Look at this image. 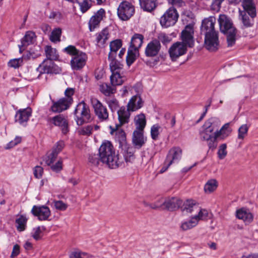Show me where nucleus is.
Returning <instances> with one entry per match:
<instances>
[{
    "label": "nucleus",
    "mask_w": 258,
    "mask_h": 258,
    "mask_svg": "<svg viewBox=\"0 0 258 258\" xmlns=\"http://www.w3.org/2000/svg\"><path fill=\"white\" fill-rule=\"evenodd\" d=\"M107 103L112 112L116 111L119 107L118 101L115 98H112L107 101Z\"/></svg>",
    "instance_id": "52"
},
{
    "label": "nucleus",
    "mask_w": 258,
    "mask_h": 258,
    "mask_svg": "<svg viewBox=\"0 0 258 258\" xmlns=\"http://www.w3.org/2000/svg\"><path fill=\"white\" fill-rule=\"evenodd\" d=\"M182 154V150L178 147L171 148L168 152L165 160L172 165L174 163L178 162L180 159Z\"/></svg>",
    "instance_id": "20"
},
{
    "label": "nucleus",
    "mask_w": 258,
    "mask_h": 258,
    "mask_svg": "<svg viewBox=\"0 0 258 258\" xmlns=\"http://www.w3.org/2000/svg\"><path fill=\"white\" fill-rule=\"evenodd\" d=\"M144 38V37L142 34H135L132 37L129 48L136 49V50H139V49L142 45Z\"/></svg>",
    "instance_id": "27"
},
{
    "label": "nucleus",
    "mask_w": 258,
    "mask_h": 258,
    "mask_svg": "<svg viewBox=\"0 0 258 258\" xmlns=\"http://www.w3.org/2000/svg\"><path fill=\"white\" fill-rule=\"evenodd\" d=\"M181 208L182 211L191 213L194 212L196 209H199V206L194 203L193 201L187 200L184 203Z\"/></svg>",
    "instance_id": "38"
},
{
    "label": "nucleus",
    "mask_w": 258,
    "mask_h": 258,
    "mask_svg": "<svg viewBox=\"0 0 258 258\" xmlns=\"http://www.w3.org/2000/svg\"><path fill=\"white\" fill-rule=\"evenodd\" d=\"M45 54L46 56L45 59L52 61L53 60H56L58 58L56 49L49 45H46L45 47Z\"/></svg>",
    "instance_id": "34"
},
{
    "label": "nucleus",
    "mask_w": 258,
    "mask_h": 258,
    "mask_svg": "<svg viewBox=\"0 0 258 258\" xmlns=\"http://www.w3.org/2000/svg\"><path fill=\"white\" fill-rule=\"evenodd\" d=\"M31 115V109L30 108L19 109L16 112L15 116V121L20 125L26 126L27 123Z\"/></svg>",
    "instance_id": "15"
},
{
    "label": "nucleus",
    "mask_w": 258,
    "mask_h": 258,
    "mask_svg": "<svg viewBox=\"0 0 258 258\" xmlns=\"http://www.w3.org/2000/svg\"><path fill=\"white\" fill-rule=\"evenodd\" d=\"M52 105L51 106V110L53 112H61L68 109L71 105V99L60 98L57 101L52 100Z\"/></svg>",
    "instance_id": "14"
},
{
    "label": "nucleus",
    "mask_w": 258,
    "mask_h": 258,
    "mask_svg": "<svg viewBox=\"0 0 258 258\" xmlns=\"http://www.w3.org/2000/svg\"><path fill=\"white\" fill-rule=\"evenodd\" d=\"M197 225V220L191 217L189 220L182 222L180 228L183 231H186L192 229Z\"/></svg>",
    "instance_id": "40"
},
{
    "label": "nucleus",
    "mask_w": 258,
    "mask_h": 258,
    "mask_svg": "<svg viewBox=\"0 0 258 258\" xmlns=\"http://www.w3.org/2000/svg\"><path fill=\"white\" fill-rule=\"evenodd\" d=\"M196 209L195 212L198 214L192 217L197 220L198 224L200 220H207L208 219L209 213L207 210L202 209L200 207H199V209Z\"/></svg>",
    "instance_id": "36"
},
{
    "label": "nucleus",
    "mask_w": 258,
    "mask_h": 258,
    "mask_svg": "<svg viewBox=\"0 0 258 258\" xmlns=\"http://www.w3.org/2000/svg\"><path fill=\"white\" fill-rule=\"evenodd\" d=\"M22 58H15L11 59L9 61L8 66L12 68H18L22 65Z\"/></svg>",
    "instance_id": "56"
},
{
    "label": "nucleus",
    "mask_w": 258,
    "mask_h": 258,
    "mask_svg": "<svg viewBox=\"0 0 258 258\" xmlns=\"http://www.w3.org/2000/svg\"><path fill=\"white\" fill-rule=\"evenodd\" d=\"M130 148H128L126 154L124 155V159L126 162H131L134 159V153L132 151H129Z\"/></svg>",
    "instance_id": "64"
},
{
    "label": "nucleus",
    "mask_w": 258,
    "mask_h": 258,
    "mask_svg": "<svg viewBox=\"0 0 258 258\" xmlns=\"http://www.w3.org/2000/svg\"><path fill=\"white\" fill-rule=\"evenodd\" d=\"M236 217L247 223L250 222L253 219L252 214L244 209H241L236 211Z\"/></svg>",
    "instance_id": "33"
},
{
    "label": "nucleus",
    "mask_w": 258,
    "mask_h": 258,
    "mask_svg": "<svg viewBox=\"0 0 258 258\" xmlns=\"http://www.w3.org/2000/svg\"><path fill=\"white\" fill-rule=\"evenodd\" d=\"M99 155L101 157L102 163L106 164L110 168H117L121 163L118 154L116 153L111 143L108 141L102 143L99 149Z\"/></svg>",
    "instance_id": "3"
},
{
    "label": "nucleus",
    "mask_w": 258,
    "mask_h": 258,
    "mask_svg": "<svg viewBox=\"0 0 258 258\" xmlns=\"http://www.w3.org/2000/svg\"><path fill=\"white\" fill-rule=\"evenodd\" d=\"M64 146V142L62 140H60L54 145L51 150L47 153L45 158V162L48 166H50L53 163L58 154L62 150Z\"/></svg>",
    "instance_id": "11"
},
{
    "label": "nucleus",
    "mask_w": 258,
    "mask_h": 258,
    "mask_svg": "<svg viewBox=\"0 0 258 258\" xmlns=\"http://www.w3.org/2000/svg\"><path fill=\"white\" fill-rule=\"evenodd\" d=\"M63 51L70 55L72 56V57L74 56H77V55L79 54L80 53L82 52L77 49L75 46L71 45L64 48L63 49Z\"/></svg>",
    "instance_id": "48"
},
{
    "label": "nucleus",
    "mask_w": 258,
    "mask_h": 258,
    "mask_svg": "<svg viewBox=\"0 0 258 258\" xmlns=\"http://www.w3.org/2000/svg\"><path fill=\"white\" fill-rule=\"evenodd\" d=\"M216 120L215 118H211L207 120L202 126L200 131V140L206 141L209 147V150H214L217 146V142L216 141L215 134L213 123Z\"/></svg>",
    "instance_id": "5"
},
{
    "label": "nucleus",
    "mask_w": 258,
    "mask_h": 258,
    "mask_svg": "<svg viewBox=\"0 0 258 258\" xmlns=\"http://www.w3.org/2000/svg\"><path fill=\"white\" fill-rule=\"evenodd\" d=\"M108 60L110 61L109 66L112 73H120L122 70L123 64L115 59V57L108 55Z\"/></svg>",
    "instance_id": "28"
},
{
    "label": "nucleus",
    "mask_w": 258,
    "mask_h": 258,
    "mask_svg": "<svg viewBox=\"0 0 258 258\" xmlns=\"http://www.w3.org/2000/svg\"><path fill=\"white\" fill-rule=\"evenodd\" d=\"M229 123L224 124L219 131L215 132L216 141L218 140H224L231 133L232 129L229 127Z\"/></svg>",
    "instance_id": "26"
},
{
    "label": "nucleus",
    "mask_w": 258,
    "mask_h": 258,
    "mask_svg": "<svg viewBox=\"0 0 258 258\" xmlns=\"http://www.w3.org/2000/svg\"><path fill=\"white\" fill-rule=\"evenodd\" d=\"M220 29L224 34L236 30L231 20L225 15H220L218 19Z\"/></svg>",
    "instance_id": "12"
},
{
    "label": "nucleus",
    "mask_w": 258,
    "mask_h": 258,
    "mask_svg": "<svg viewBox=\"0 0 258 258\" xmlns=\"http://www.w3.org/2000/svg\"><path fill=\"white\" fill-rule=\"evenodd\" d=\"M193 35V25H186L181 32L182 42L174 43L169 49V53L172 61H175L179 56L184 54L186 52L187 47L194 46Z\"/></svg>",
    "instance_id": "1"
},
{
    "label": "nucleus",
    "mask_w": 258,
    "mask_h": 258,
    "mask_svg": "<svg viewBox=\"0 0 258 258\" xmlns=\"http://www.w3.org/2000/svg\"><path fill=\"white\" fill-rule=\"evenodd\" d=\"M110 79L111 85L114 87L121 85L125 80V78L121 76L120 73H112Z\"/></svg>",
    "instance_id": "37"
},
{
    "label": "nucleus",
    "mask_w": 258,
    "mask_h": 258,
    "mask_svg": "<svg viewBox=\"0 0 258 258\" xmlns=\"http://www.w3.org/2000/svg\"><path fill=\"white\" fill-rule=\"evenodd\" d=\"M182 204V201L176 197H172L164 200L163 204L165 209L174 211L178 209Z\"/></svg>",
    "instance_id": "21"
},
{
    "label": "nucleus",
    "mask_w": 258,
    "mask_h": 258,
    "mask_svg": "<svg viewBox=\"0 0 258 258\" xmlns=\"http://www.w3.org/2000/svg\"><path fill=\"white\" fill-rule=\"evenodd\" d=\"M109 32L107 29H103L100 32L96 34V42L99 47H103L106 41L108 39Z\"/></svg>",
    "instance_id": "31"
},
{
    "label": "nucleus",
    "mask_w": 258,
    "mask_h": 258,
    "mask_svg": "<svg viewBox=\"0 0 258 258\" xmlns=\"http://www.w3.org/2000/svg\"><path fill=\"white\" fill-rule=\"evenodd\" d=\"M105 16V12L103 9L99 10L94 15L91 17L89 21V28L90 31H94L98 27L101 21Z\"/></svg>",
    "instance_id": "17"
},
{
    "label": "nucleus",
    "mask_w": 258,
    "mask_h": 258,
    "mask_svg": "<svg viewBox=\"0 0 258 258\" xmlns=\"http://www.w3.org/2000/svg\"><path fill=\"white\" fill-rule=\"evenodd\" d=\"M50 19H55L57 21H59L62 19L61 13L58 11H52L50 13L49 16Z\"/></svg>",
    "instance_id": "62"
},
{
    "label": "nucleus",
    "mask_w": 258,
    "mask_h": 258,
    "mask_svg": "<svg viewBox=\"0 0 258 258\" xmlns=\"http://www.w3.org/2000/svg\"><path fill=\"white\" fill-rule=\"evenodd\" d=\"M51 120L54 125L60 128L63 134H67L69 132L68 121L62 115L59 114L54 116Z\"/></svg>",
    "instance_id": "19"
},
{
    "label": "nucleus",
    "mask_w": 258,
    "mask_h": 258,
    "mask_svg": "<svg viewBox=\"0 0 258 258\" xmlns=\"http://www.w3.org/2000/svg\"><path fill=\"white\" fill-rule=\"evenodd\" d=\"M88 161L91 165L94 167L99 166L100 163H102L101 157L99 156V154H90L88 158Z\"/></svg>",
    "instance_id": "44"
},
{
    "label": "nucleus",
    "mask_w": 258,
    "mask_h": 258,
    "mask_svg": "<svg viewBox=\"0 0 258 258\" xmlns=\"http://www.w3.org/2000/svg\"><path fill=\"white\" fill-rule=\"evenodd\" d=\"M135 7L127 1H123L119 5L117 14L119 19L122 21H127L134 15Z\"/></svg>",
    "instance_id": "7"
},
{
    "label": "nucleus",
    "mask_w": 258,
    "mask_h": 258,
    "mask_svg": "<svg viewBox=\"0 0 258 258\" xmlns=\"http://www.w3.org/2000/svg\"><path fill=\"white\" fill-rule=\"evenodd\" d=\"M157 0H139L141 9L144 11L151 12L157 6Z\"/></svg>",
    "instance_id": "30"
},
{
    "label": "nucleus",
    "mask_w": 258,
    "mask_h": 258,
    "mask_svg": "<svg viewBox=\"0 0 258 258\" xmlns=\"http://www.w3.org/2000/svg\"><path fill=\"white\" fill-rule=\"evenodd\" d=\"M139 55V50H136L132 48H128L126 57V62L130 67L136 60Z\"/></svg>",
    "instance_id": "32"
},
{
    "label": "nucleus",
    "mask_w": 258,
    "mask_h": 258,
    "mask_svg": "<svg viewBox=\"0 0 258 258\" xmlns=\"http://www.w3.org/2000/svg\"><path fill=\"white\" fill-rule=\"evenodd\" d=\"M36 37V36L34 32L31 31H27L21 40V45H19L20 52H22V47H26L28 45L33 43L35 41Z\"/></svg>",
    "instance_id": "25"
},
{
    "label": "nucleus",
    "mask_w": 258,
    "mask_h": 258,
    "mask_svg": "<svg viewBox=\"0 0 258 258\" xmlns=\"http://www.w3.org/2000/svg\"><path fill=\"white\" fill-rule=\"evenodd\" d=\"M43 173V169L40 166H36L34 167L33 170V173L34 176L37 178H40L42 176Z\"/></svg>",
    "instance_id": "59"
},
{
    "label": "nucleus",
    "mask_w": 258,
    "mask_h": 258,
    "mask_svg": "<svg viewBox=\"0 0 258 258\" xmlns=\"http://www.w3.org/2000/svg\"><path fill=\"white\" fill-rule=\"evenodd\" d=\"M242 3L244 11H240V20L242 22V28L251 27L254 23L253 18L256 15V8L252 0H234L235 4Z\"/></svg>",
    "instance_id": "4"
},
{
    "label": "nucleus",
    "mask_w": 258,
    "mask_h": 258,
    "mask_svg": "<svg viewBox=\"0 0 258 258\" xmlns=\"http://www.w3.org/2000/svg\"><path fill=\"white\" fill-rule=\"evenodd\" d=\"M227 35V41L228 46H232L235 43L236 30L233 32H230L225 34Z\"/></svg>",
    "instance_id": "50"
},
{
    "label": "nucleus",
    "mask_w": 258,
    "mask_h": 258,
    "mask_svg": "<svg viewBox=\"0 0 258 258\" xmlns=\"http://www.w3.org/2000/svg\"><path fill=\"white\" fill-rule=\"evenodd\" d=\"M46 230L44 226H38L33 229V231L31 233L32 236L36 240H40L43 234V232Z\"/></svg>",
    "instance_id": "42"
},
{
    "label": "nucleus",
    "mask_w": 258,
    "mask_h": 258,
    "mask_svg": "<svg viewBox=\"0 0 258 258\" xmlns=\"http://www.w3.org/2000/svg\"><path fill=\"white\" fill-rule=\"evenodd\" d=\"M122 46V41L120 39H116L110 43V52L108 55L111 54V56H116L117 51L121 48Z\"/></svg>",
    "instance_id": "35"
},
{
    "label": "nucleus",
    "mask_w": 258,
    "mask_h": 258,
    "mask_svg": "<svg viewBox=\"0 0 258 258\" xmlns=\"http://www.w3.org/2000/svg\"><path fill=\"white\" fill-rule=\"evenodd\" d=\"M218 186V182L216 179L209 180L204 186V190L206 193H211L214 191Z\"/></svg>",
    "instance_id": "41"
},
{
    "label": "nucleus",
    "mask_w": 258,
    "mask_h": 258,
    "mask_svg": "<svg viewBox=\"0 0 258 258\" xmlns=\"http://www.w3.org/2000/svg\"><path fill=\"white\" fill-rule=\"evenodd\" d=\"M161 44L159 41L154 39L150 42L146 46L145 53L148 57H154L156 56L160 49Z\"/></svg>",
    "instance_id": "18"
},
{
    "label": "nucleus",
    "mask_w": 258,
    "mask_h": 258,
    "mask_svg": "<svg viewBox=\"0 0 258 258\" xmlns=\"http://www.w3.org/2000/svg\"><path fill=\"white\" fill-rule=\"evenodd\" d=\"M161 129V126L158 124L153 125L151 129V135L152 138L154 140L157 139L159 134V130Z\"/></svg>",
    "instance_id": "55"
},
{
    "label": "nucleus",
    "mask_w": 258,
    "mask_h": 258,
    "mask_svg": "<svg viewBox=\"0 0 258 258\" xmlns=\"http://www.w3.org/2000/svg\"><path fill=\"white\" fill-rule=\"evenodd\" d=\"M158 39L159 42L161 41L163 44L168 43L170 41V37L166 35L165 33H161L158 36Z\"/></svg>",
    "instance_id": "61"
},
{
    "label": "nucleus",
    "mask_w": 258,
    "mask_h": 258,
    "mask_svg": "<svg viewBox=\"0 0 258 258\" xmlns=\"http://www.w3.org/2000/svg\"><path fill=\"white\" fill-rule=\"evenodd\" d=\"M77 2L83 13L86 12L91 7V0H77Z\"/></svg>",
    "instance_id": "43"
},
{
    "label": "nucleus",
    "mask_w": 258,
    "mask_h": 258,
    "mask_svg": "<svg viewBox=\"0 0 258 258\" xmlns=\"http://www.w3.org/2000/svg\"><path fill=\"white\" fill-rule=\"evenodd\" d=\"M136 130L135 131L144 132L146 124V117L144 114L141 113L135 116L134 119Z\"/></svg>",
    "instance_id": "29"
},
{
    "label": "nucleus",
    "mask_w": 258,
    "mask_h": 258,
    "mask_svg": "<svg viewBox=\"0 0 258 258\" xmlns=\"http://www.w3.org/2000/svg\"><path fill=\"white\" fill-rule=\"evenodd\" d=\"M215 22L216 18L210 17L203 20L201 27V33L205 35V47L211 51L217 50L219 45L218 32L214 27Z\"/></svg>",
    "instance_id": "2"
},
{
    "label": "nucleus",
    "mask_w": 258,
    "mask_h": 258,
    "mask_svg": "<svg viewBox=\"0 0 258 258\" xmlns=\"http://www.w3.org/2000/svg\"><path fill=\"white\" fill-rule=\"evenodd\" d=\"M178 14L175 8H169L161 17L160 22L162 27L165 28L173 26L177 21Z\"/></svg>",
    "instance_id": "8"
},
{
    "label": "nucleus",
    "mask_w": 258,
    "mask_h": 258,
    "mask_svg": "<svg viewBox=\"0 0 258 258\" xmlns=\"http://www.w3.org/2000/svg\"><path fill=\"white\" fill-rule=\"evenodd\" d=\"M74 92H75L74 89L73 88H67L64 92V94H65L66 97L64 98L67 99H71V104L72 103V102L73 101L72 96L74 95Z\"/></svg>",
    "instance_id": "60"
},
{
    "label": "nucleus",
    "mask_w": 258,
    "mask_h": 258,
    "mask_svg": "<svg viewBox=\"0 0 258 258\" xmlns=\"http://www.w3.org/2000/svg\"><path fill=\"white\" fill-rule=\"evenodd\" d=\"M31 213L40 221L47 220L50 215L49 208L44 206H34L31 210Z\"/></svg>",
    "instance_id": "16"
},
{
    "label": "nucleus",
    "mask_w": 258,
    "mask_h": 258,
    "mask_svg": "<svg viewBox=\"0 0 258 258\" xmlns=\"http://www.w3.org/2000/svg\"><path fill=\"white\" fill-rule=\"evenodd\" d=\"M61 35V29L59 28H55L51 32L50 40L53 42L59 41Z\"/></svg>",
    "instance_id": "46"
},
{
    "label": "nucleus",
    "mask_w": 258,
    "mask_h": 258,
    "mask_svg": "<svg viewBox=\"0 0 258 258\" xmlns=\"http://www.w3.org/2000/svg\"><path fill=\"white\" fill-rule=\"evenodd\" d=\"M226 149L227 145L226 144H222L219 146L217 154L220 159H223L226 156L227 154Z\"/></svg>",
    "instance_id": "53"
},
{
    "label": "nucleus",
    "mask_w": 258,
    "mask_h": 258,
    "mask_svg": "<svg viewBox=\"0 0 258 258\" xmlns=\"http://www.w3.org/2000/svg\"><path fill=\"white\" fill-rule=\"evenodd\" d=\"M93 126L92 125H87L85 127H81L78 130L79 135L83 136H90L92 134Z\"/></svg>",
    "instance_id": "54"
},
{
    "label": "nucleus",
    "mask_w": 258,
    "mask_h": 258,
    "mask_svg": "<svg viewBox=\"0 0 258 258\" xmlns=\"http://www.w3.org/2000/svg\"><path fill=\"white\" fill-rule=\"evenodd\" d=\"M41 48L39 45L34 46L29 51V57L35 58L41 55Z\"/></svg>",
    "instance_id": "51"
},
{
    "label": "nucleus",
    "mask_w": 258,
    "mask_h": 258,
    "mask_svg": "<svg viewBox=\"0 0 258 258\" xmlns=\"http://www.w3.org/2000/svg\"><path fill=\"white\" fill-rule=\"evenodd\" d=\"M144 132L134 131L133 134L132 142L134 147L140 149L146 141L144 137Z\"/></svg>",
    "instance_id": "24"
},
{
    "label": "nucleus",
    "mask_w": 258,
    "mask_h": 258,
    "mask_svg": "<svg viewBox=\"0 0 258 258\" xmlns=\"http://www.w3.org/2000/svg\"><path fill=\"white\" fill-rule=\"evenodd\" d=\"M91 103L98 119L100 121H107L108 119L109 113L106 107L95 98H91Z\"/></svg>",
    "instance_id": "9"
},
{
    "label": "nucleus",
    "mask_w": 258,
    "mask_h": 258,
    "mask_svg": "<svg viewBox=\"0 0 258 258\" xmlns=\"http://www.w3.org/2000/svg\"><path fill=\"white\" fill-rule=\"evenodd\" d=\"M248 128L249 126L246 124L241 125L238 130V139L243 140L247 135Z\"/></svg>",
    "instance_id": "49"
},
{
    "label": "nucleus",
    "mask_w": 258,
    "mask_h": 258,
    "mask_svg": "<svg viewBox=\"0 0 258 258\" xmlns=\"http://www.w3.org/2000/svg\"><path fill=\"white\" fill-rule=\"evenodd\" d=\"M99 90L102 94L107 96L114 94L115 92L114 86H110L106 83H103L100 85L99 86Z\"/></svg>",
    "instance_id": "39"
},
{
    "label": "nucleus",
    "mask_w": 258,
    "mask_h": 258,
    "mask_svg": "<svg viewBox=\"0 0 258 258\" xmlns=\"http://www.w3.org/2000/svg\"><path fill=\"white\" fill-rule=\"evenodd\" d=\"M116 136L117 138H118V140L120 143L122 142V143L123 144L125 142L126 136L125 133L123 131H118Z\"/></svg>",
    "instance_id": "63"
},
{
    "label": "nucleus",
    "mask_w": 258,
    "mask_h": 258,
    "mask_svg": "<svg viewBox=\"0 0 258 258\" xmlns=\"http://www.w3.org/2000/svg\"><path fill=\"white\" fill-rule=\"evenodd\" d=\"M27 219L24 216H20V217L17 219L16 223L17 224V228L18 231H22L25 229Z\"/></svg>",
    "instance_id": "45"
},
{
    "label": "nucleus",
    "mask_w": 258,
    "mask_h": 258,
    "mask_svg": "<svg viewBox=\"0 0 258 258\" xmlns=\"http://www.w3.org/2000/svg\"><path fill=\"white\" fill-rule=\"evenodd\" d=\"M131 111L126 109L125 107L122 106L119 108L117 111L118 119L119 122V125H116V126H121L124 124L127 123L130 121Z\"/></svg>",
    "instance_id": "22"
},
{
    "label": "nucleus",
    "mask_w": 258,
    "mask_h": 258,
    "mask_svg": "<svg viewBox=\"0 0 258 258\" xmlns=\"http://www.w3.org/2000/svg\"><path fill=\"white\" fill-rule=\"evenodd\" d=\"M93 256L88 253L80 251H74L70 254V258H92Z\"/></svg>",
    "instance_id": "47"
},
{
    "label": "nucleus",
    "mask_w": 258,
    "mask_h": 258,
    "mask_svg": "<svg viewBox=\"0 0 258 258\" xmlns=\"http://www.w3.org/2000/svg\"><path fill=\"white\" fill-rule=\"evenodd\" d=\"M75 120L78 125H82L90 120L91 115L89 106L84 101L80 102L76 106L74 112Z\"/></svg>",
    "instance_id": "6"
},
{
    "label": "nucleus",
    "mask_w": 258,
    "mask_h": 258,
    "mask_svg": "<svg viewBox=\"0 0 258 258\" xmlns=\"http://www.w3.org/2000/svg\"><path fill=\"white\" fill-rule=\"evenodd\" d=\"M144 101L141 97L138 95L133 96L127 104L128 110L131 111H135L142 107Z\"/></svg>",
    "instance_id": "23"
},
{
    "label": "nucleus",
    "mask_w": 258,
    "mask_h": 258,
    "mask_svg": "<svg viewBox=\"0 0 258 258\" xmlns=\"http://www.w3.org/2000/svg\"><path fill=\"white\" fill-rule=\"evenodd\" d=\"M61 71V69L55 65L52 60L45 59L39 64V67L36 70L37 72L39 73L37 77L38 78H39L40 76L42 74H57L60 73Z\"/></svg>",
    "instance_id": "10"
},
{
    "label": "nucleus",
    "mask_w": 258,
    "mask_h": 258,
    "mask_svg": "<svg viewBox=\"0 0 258 258\" xmlns=\"http://www.w3.org/2000/svg\"><path fill=\"white\" fill-rule=\"evenodd\" d=\"M87 60V54L83 52L80 53L77 56H74L71 60V66L75 71L81 70L85 66Z\"/></svg>",
    "instance_id": "13"
},
{
    "label": "nucleus",
    "mask_w": 258,
    "mask_h": 258,
    "mask_svg": "<svg viewBox=\"0 0 258 258\" xmlns=\"http://www.w3.org/2000/svg\"><path fill=\"white\" fill-rule=\"evenodd\" d=\"M54 205L55 208L59 211H65L68 208V205L62 201H54Z\"/></svg>",
    "instance_id": "57"
},
{
    "label": "nucleus",
    "mask_w": 258,
    "mask_h": 258,
    "mask_svg": "<svg viewBox=\"0 0 258 258\" xmlns=\"http://www.w3.org/2000/svg\"><path fill=\"white\" fill-rule=\"evenodd\" d=\"M50 166L53 171L59 172L62 169V161L60 159L55 164H51Z\"/></svg>",
    "instance_id": "58"
}]
</instances>
